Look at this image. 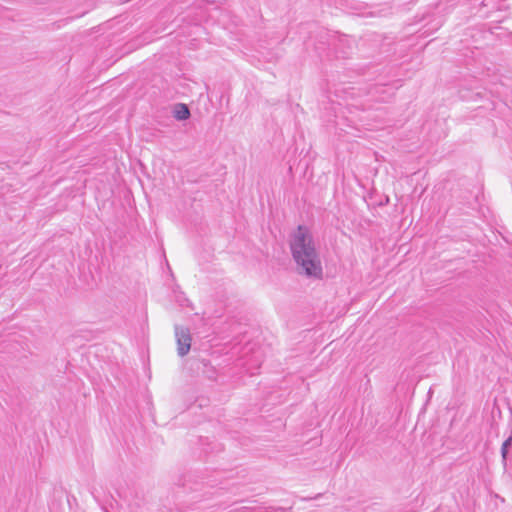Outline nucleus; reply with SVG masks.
<instances>
[{"mask_svg":"<svg viewBox=\"0 0 512 512\" xmlns=\"http://www.w3.org/2000/svg\"><path fill=\"white\" fill-rule=\"evenodd\" d=\"M175 337L177 342V353L183 357L188 354L191 348V334L188 328L176 325Z\"/></svg>","mask_w":512,"mask_h":512,"instance_id":"nucleus-2","label":"nucleus"},{"mask_svg":"<svg viewBox=\"0 0 512 512\" xmlns=\"http://www.w3.org/2000/svg\"><path fill=\"white\" fill-rule=\"evenodd\" d=\"M512 445V436L508 437L502 444L501 447V455L503 460L505 461L508 455V449Z\"/></svg>","mask_w":512,"mask_h":512,"instance_id":"nucleus-4","label":"nucleus"},{"mask_svg":"<svg viewBox=\"0 0 512 512\" xmlns=\"http://www.w3.org/2000/svg\"><path fill=\"white\" fill-rule=\"evenodd\" d=\"M290 249L299 274L308 278H322L321 258L308 228L302 225L297 227L290 238Z\"/></svg>","mask_w":512,"mask_h":512,"instance_id":"nucleus-1","label":"nucleus"},{"mask_svg":"<svg viewBox=\"0 0 512 512\" xmlns=\"http://www.w3.org/2000/svg\"><path fill=\"white\" fill-rule=\"evenodd\" d=\"M190 116V111L185 104H178L174 111V117L177 120H186Z\"/></svg>","mask_w":512,"mask_h":512,"instance_id":"nucleus-3","label":"nucleus"}]
</instances>
